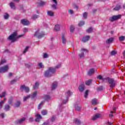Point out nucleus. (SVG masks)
Returning a JSON list of instances; mask_svg holds the SVG:
<instances>
[{
    "instance_id": "f257e3e1",
    "label": "nucleus",
    "mask_w": 125,
    "mask_h": 125,
    "mask_svg": "<svg viewBox=\"0 0 125 125\" xmlns=\"http://www.w3.org/2000/svg\"><path fill=\"white\" fill-rule=\"evenodd\" d=\"M24 36L23 35H21L19 36H17V32H14L12 34L8 37V40L10 41H12V42H16L17 39L19 38H21Z\"/></svg>"
},
{
    "instance_id": "f03ea898",
    "label": "nucleus",
    "mask_w": 125,
    "mask_h": 125,
    "mask_svg": "<svg viewBox=\"0 0 125 125\" xmlns=\"http://www.w3.org/2000/svg\"><path fill=\"white\" fill-rule=\"evenodd\" d=\"M55 68H52V67H50L48 69V70L46 71L44 75L45 77H51L56 72Z\"/></svg>"
},
{
    "instance_id": "7ed1b4c3",
    "label": "nucleus",
    "mask_w": 125,
    "mask_h": 125,
    "mask_svg": "<svg viewBox=\"0 0 125 125\" xmlns=\"http://www.w3.org/2000/svg\"><path fill=\"white\" fill-rule=\"evenodd\" d=\"M73 94V93L71 92L70 90H68L65 93V95L66 96V99L62 101V104H66V103L68 102V99L69 97L71 96Z\"/></svg>"
},
{
    "instance_id": "20e7f679",
    "label": "nucleus",
    "mask_w": 125,
    "mask_h": 125,
    "mask_svg": "<svg viewBox=\"0 0 125 125\" xmlns=\"http://www.w3.org/2000/svg\"><path fill=\"white\" fill-rule=\"evenodd\" d=\"M107 80H108V83L109 84L110 88H114L116 85V82H115V80L113 79H109V78H108Z\"/></svg>"
},
{
    "instance_id": "39448f33",
    "label": "nucleus",
    "mask_w": 125,
    "mask_h": 125,
    "mask_svg": "<svg viewBox=\"0 0 125 125\" xmlns=\"http://www.w3.org/2000/svg\"><path fill=\"white\" fill-rule=\"evenodd\" d=\"M122 17V15H119L117 16H113L112 17L109 18V20L111 22H114V21H116V20H119V19H121Z\"/></svg>"
},
{
    "instance_id": "423d86ee",
    "label": "nucleus",
    "mask_w": 125,
    "mask_h": 125,
    "mask_svg": "<svg viewBox=\"0 0 125 125\" xmlns=\"http://www.w3.org/2000/svg\"><path fill=\"white\" fill-rule=\"evenodd\" d=\"M8 69H9L8 65L1 67H0V73H5L8 71Z\"/></svg>"
},
{
    "instance_id": "0eeeda50",
    "label": "nucleus",
    "mask_w": 125,
    "mask_h": 125,
    "mask_svg": "<svg viewBox=\"0 0 125 125\" xmlns=\"http://www.w3.org/2000/svg\"><path fill=\"white\" fill-rule=\"evenodd\" d=\"M21 90L23 91V90H25V92H29L30 91V89L28 87H25L24 85H22L20 87Z\"/></svg>"
},
{
    "instance_id": "6e6552de",
    "label": "nucleus",
    "mask_w": 125,
    "mask_h": 125,
    "mask_svg": "<svg viewBox=\"0 0 125 125\" xmlns=\"http://www.w3.org/2000/svg\"><path fill=\"white\" fill-rule=\"evenodd\" d=\"M21 23L22 25H24L25 26H27L29 25L30 21L26 19H22L21 20Z\"/></svg>"
},
{
    "instance_id": "1a4fd4ad",
    "label": "nucleus",
    "mask_w": 125,
    "mask_h": 125,
    "mask_svg": "<svg viewBox=\"0 0 125 125\" xmlns=\"http://www.w3.org/2000/svg\"><path fill=\"white\" fill-rule=\"evenodd\" d=\"M34 35L37 36L38 39H41V38H42V37H44V33H43V32H42V34L39 33V30H38L36 32H35Z\"/></svg>"
},
{
    "instance_id": "9d476101",
    "label": "nucleus",
    "mask_w": 125,
    "mask_h": 125,
    "mask_svg": "<svg viewBox=\"0 0 125 125\" xmlns=\"http://www.w3.org/2000/svg\"><path fill=\"white\" fill-rule=\"evenodd\" d=\"M82 51L83 52L82 53L79 54V57L80 58H83L84 57V53H86V52H88V51L85 49H82Z\"/></svg>"
},
{
    "instance_id": "9b49d317",
    "label": "nucleus",
    "mask_w": 125,
    "mask_h": 125,
    "mask_svg": "<svg viewBox=\"0 0 125 125\" xmlns=\"http://www.w3.org/2000/svg\"><path fill=\"white\" fill-rule=\"evenodd\" d=\"M99 118H101V115L100 114H96L92 117V121H96V120L99 119Z\"/></svg>"
},
{
    "instance_id": "f8f14e48",
    "label": "nucleus",
    "mask_w": 125,
    "mask_h": 125,
    "mask_svg": "<svg viewBox=\"0 0 125 125\" xmlns=\"http://www.w3.org/2000/svg\"><path fill=\"white\" fill-rule=\"evenodd\" d=\"M35 117H36V119H35V121L36 122H40V120L42 119V116L40 115V114H37L35 115Z\"/></svg>"
},
{
    "instance_id": "ddd939ff",
    "label": "nucleus",
    "mask_w": 125,
    "mask_h": 125,
    "mask_svg": "<svg viewBox=\"0 0 125 125\" xmlns=\"http://www.w3.org/2000/svg\"><path fill=\"white\" fill-rule=\"evenodd\" d=\"M79 91H81V92H83V90H84V84H81L79 87Z\"/></svg>"
},
{
    "instance_id": "4468645a",
    "label": "nucleus",
    "mask_w": 125,
    "mask_h": 125,
    "mask_svg": "<svg viewBox=\"0 0 125 125\" xmlns=\"http://www.w3.org/2000/svg\"><path fill=\"white\" fill-rule=\"evenodd\" d=\"M37 3L39 6H43V5H45V4L46 3V2H43L42 0H39L37 2Z\"/></svg>"
},
{
    "instance_id": "2eb2a0df",
    "label": "nucleus",
    "mask_w": 125,
    "mask_h": 125,
    "mask_svg": "<svg viewBox=\"0 0 125 125\" xmlns=\"http://www.w3.org/2000/svg\"><path fill=\"white\" fill-rule=\"evenodd\" d=\"M89 39H90L89 36H86L83 38L82 42H88Z\"/></svg>"
},
{
    "instance_id": "dca6fc26",
    "label": "nucleus",
    "mask_w": 125,
    "mask_h": 125,
    "mask_svg": "<svg viewBox=\"0 0 125 125\" xmlns=\"http://www.w3.org/2000/svg\"><path fill=\"white\" fill-rule=\"evenodd\" d=\"M94 72H95L94 68H91L88 72V76H91V75H93V74H94Z\"/></svg>"
},
{
    "instance_id": "f3484780",
    "label": "nucleus",
    "mask_w": 125,
    "mask_h": 125,
    "mask_svg": "<svg viewBox=\"0 0 125 125\" xmlns=\"http://www.w3.org/2000/svg\"><path fill=\"white\" fill-rule=\"evenodd\" d=\"M60 28H61L60 25L56 24V25H55L54 30L56 31V32H58V31H60Z\"/></svg>"
},
{
    "instance_id": "a211bd4d",
    "label": "nucleus",
    "mask_w": 125,
    "mask_h": 125,
    "mask_svg": "<svg viewBox=\"0 0 125 125\" xmlns=\"http://www.w3.org/2000/svg\"><path fill=\"white\" fill-rule=\"evenodd\" d=\"M58 84V83H57V82H54L52 85V90H53V89H55V88L57 87Z\"/></svg>"
},
{
    "instance_id": "6ab92c4d",
    "label": "nucleus",
    "mask_w": 125,
    "mask_h": 125,
    "mask_svg": "<svg viewBox=\"0 0 125 125\" xmlns=\"http://www.w3.org/2000/svg\"><path fill=\"white\" fill-rule=\"evenodd\" d=\"M114 41V38H110L109 39H108L106 41V43L107 44H110V43H112L113 42V41Z\"/></svg>"
},
{
    "instance_id": "aec40b11",
    "label": "nucleus",
    "mask_w": 125,
    "mask_h": 125,
    "mask_svg": "<svg viewBox=\"0 0 125 125\" xmlns=\"http://www.w3.org/2000/svg\"><path fill=\"white\" fill-rule=\"evenodd\" d=\"M52 1L54 2L55 4H53L52 7L54 8V9H56V8H57L56 7V5H57V1L56 0H52Z\"/></svg>"
},
{
    "instance_id": "412c9836",
    "label": "nucleus",
    "mask_w": 125,
    "mask_h": 125,
    "mask_svg": "<svg viewBox=\"0 0 125 125\" xmlns=\"http://www.w3.org/2000/svg\"><path fill=\"white\" fill-rule=\"evenodd\" d=\"M91 83H92V80L90 79L89 80L85 81V84H86V85H90V84H91Z\"/></svg>"
},
{
    "instance_id": "4be33fe9",
    "label": "nucleus",
    "mask_w": 125,
    "mask_h": 125,
    "mask_svg": "<svg viewBox=\"0 0 125 125\" xmlns=\"http://www.w3.org/2000/svg\"><path fill=\"white\" fill-rule=\"evenodd\" d=\"M97 79H99V80H101L102 81H103V82H104V81H105L108 79V77H107L106 78H103L102 76L99 75L97 77Z\"/></svg>"
},
{
    "instance_id": "5701e85b",
    "label": "nucleus",
    "mask_w": 125,
    "mask_h": 125,
    "mask_svg": "<svg viewBox=\"0 0 125 125\" xmlns=\"http://www.w3.org/2000/svg\"><path fill=\"white\" fill-rule=\"evenodd\" d=\"M6 101V98H4L3 101H2L0 102V109L2 108V105L4 104V102Z\"/></svg>"
},
{
    "instance_id": "b1692460",
    "label": "nucleus",
    "mask_w": 125,
    "mask_h": 125,
    "mask_svg": "<svg viewBox=\"0 0 125 125\" xmlns=\"http://www.w3.org/2000/svg\"><path fill=\"white\" fill-rule=\"evenodd\" d=\"M25 118H23L19 120H18L17 121V124H22V123H23V122H24V121H25Z\"/></svg>"
},
{
    "instance_id": "393cba45",
    "label": "nucleus",
    "mask_w": 125,
    "mask_h": 125,
    "mask_svg": "<svg viewBox=\"0 0 125 125\" xmlns=\"http://www.w3.org/2000/svg\"><path fill=\"white\" fill-rule=\"evenodd\" d=\"M47 14L48 16H54V13L52 12V11H47Z\"/></svg>"
},
{
    "instance_id": "a878e982",
    "label": "nucleus",
    "mask_w": 125,
    "mask_h": 125,
    "mask_svg": "<svg viewBox=\"0 0 125 125\" xmlns=\"http://www.w3.org/2000/svg\"><path fill=\"white\" fill-rule=\"evenodd\" d=\"M110 113L111 114H109V117L112 118L113 116V114H114V113H116V107H113V111H111Z\"/></svg>"
},
{
    "instance_id": "bb28decb",
    "label": "nucleus",
    "mask_w": 125,
    "mask_h": 125,
    "mask_svg": "<svg viewBox=\"0 0 125 125\" xmlns=\"http://www.w3.org/2000/svg\"><path fill=\"white\" fill-rule=\"evenodd\" d=\"M62 43H66V42H67V40H66V38H65V37L64 36V35H62Z\"/></svg>"
},
{
    "instance_id": "cd10ccee",
    "label": "nucleus",
    "mask_w": 125,
    "mask_h": 125,
    "mask_svg": "<svg viewBox=\"0 0 125 125\" xmlns=\"http://www.w3.org/2000/svg\"><path fill=\"white\" fill-rule=\"evenodd\" d=\"M91 103L92 105H97V99H94L92 100Z\"/></svg>"
},
{
    "instance_id": "c85d7f7f",
    "label": "nucleus",
    "mask_w": 125,
    "mask_h": 125,
    "mask_svg": "<svg viewBox=\"0 0 125 125\" xmlns=\"http://www.w3.org/2000/svg\"><path fill=\"white\" fill-rule=\"evenodd\" d=\"M10 6L11 8H12V9H15V8H16L15 7V4L13 2H11L10 3Z\"/></svg>"
},
{
    "instance_id": "c756f323",
    "label": "nucleus",
    "mask_w": 125,
    "mask_h": 125,
    "mask_svg": "<svg viewBox=\"0 0 125 125\" xmlns=\"http://www.w3.org/2000/svg\"><path fill=\"white\" fill-rule=\"evenodd\" d=\"M10 108V106L8 104H6L4 107L5 111H9V109Z\"/></svg>"
},
{
    "instance_id": "7c9ffc66",
    "label": "nucleus",
    "mask_w": 125,
    "mask_h": 125,
    "mask_svg": "<svg viewBox=\"0 0 125 125\" xmlns=\"http://www.w3.org/2000/svg\"><path fill=\"white\" fill-rule=\"evenodd\" d=\"M29 95L31 98H35L37 96V91L34 92L32 94Z\"/></svg>"
},
{
    "instance_id": "2f4dec72",
    "label": "nucleus",
    "mask_w": 125,
    "mask_h": 125,
    "mask_svg": "<svg viewBox=\"0 0 125 125\" xmlns=\"http://www.w3.org/2000/svg\"><path fill=\"white\" fill-rule=\"evenodd\" d=\"M41 113H42V114L43 116H45V115L47 114V110H42Z\"/></svg>"
},
{
    "instance_id": "473e14b6",
    "label": "nucleus",
    "mask_w": 125,
    "mask_h": 125,
    "mask_svg": "<svg viewBox=\"0 0 125 125\" xmlns=\"http://www.w3.org/2000/svg\"><path fill=\"white\" fill-rule=\"evenodd\" d=\"M30 97H31V96L30 95L27 96L26 97H24L23 98V102L27 101V100H28V99H29V98H30Z\"/></svg>"
},
{
    "instance_id": "72a5a7b5",
    "label": "nucleus",
    "mask_w": 125,
    "mask_h": 125,
    "mask_svg": "<svg viewBox=\"0 0 125 125\" xmlns=\"http://www.w3.org/2000/svg\"><path fill=\"white\" fill-rule=\"evenodd\" d=\"M75 123L76 125H81V121L78 119H75Z\"/></svg>"
},
{
    "instance_id": "f704fd0d",
    "label": "nucleus",
    "mask_w": 125,
    "mask_h": 125,
    "mask_svg": "<svg viewBox=\"0 0 125 125\" xmlns=\"http://www.w3.org/2000/svg\"><path fill=\"white\" fill-rule=\"evenodd\" d=\"M39 87V83L38 82H36L34 85V86H33V88L34 89H37V88H38Z\"/></svg>"
},
{
    "instance_id": "c9c22d12",
    "label": "nucleus",
    "mask_w": 125,
    "mask_h": 125,
    "mask_svg": "<svg viewBox=\"0 0 125 125\" xmlns=\"http://www.w3.org/2000/svg\"><path fill=\"white\" fill-rule=\"evenodd\" d=\"M125 36H121L119 38V40L120 42H123V41H125Z\"/></svg>"
},
{
    "instance_id": "e433bc0d",
    "label": "nucleus",
    "mask_w": 125,
    "mask_h": 125,
    "mask_svg": "<svg viewBox=\"0 0 125 125\" xmlns=\"http://www.w3.org/2000/svg\"><path fill=\"white\" fill-rule=\"evenodd\" d=\"M75 30V26L74 25H71L70 27V31L73 33Z\"/></svg>"
},
{
    "instance_id": "4c0bfd02",
    "label": "nucleus",
    "mask_w": 125,
    "mask_h": 125,
    "mask_svg": "<svg viewBox=\"0 0 125 125\" xmlns=\"http://www.w3.org/2000/svg\"><path fill=\"white\" fill-rule=\"evenodd\" d=\"M43 104H44V101L42 102L38 106V109H42V105H43Z\"/></svg>"
},
{
    "instance_id": "58836bf2",
    "label": "nucleus",
    "mask_w": 125,
    "mask_h": 125,
    "mask_svg": "<svg viewBox=\"0 0 125 125\" xmlns=\"http://www.w3.org/2000/svg\"><path fill=\"white\" fill-rule=\"evenodd\" d=\"M39 17V16L37 15H34L32 17V19L33 20H36V19H38V18Z\"/></svg>"
},
{
    "instance_id": "ea45409f",
    "label": "nucleus",
    "mask_w": 125,
    "mask_h": 125,
    "mask_svg": "<svg viewBox=\"0 0 125 125\" xmlns=\"http://www.w3.org/2000/svg\"><path fill=\"white\" fill-rule=\"evenodd\" d=\"M120 9H121V6L119 5L116 6L113 9V10H120Z\"/></svg>"
},
{
    "instance_id": "a19ab883",
    "label": "nucleus",
    "mask_w": 125,
    "mask_h": 125,
    "mask_svg": "<svg viewBox=\"0 0 125 125\" xmlns=\"http://www.w3.org/2000/svg\"><path fill=\"white\" fill-rule=\"evenodd\" d=\"M75 109L76 111H81L82 110V107L77 105L75 106Z\"/></svg>"
},
{
    "instance_id": "79ce46f5",
    "label": "nucleus",
    "mask_w": 125,
    "mask_h": 125,
    "mask_svg": "<svg viewBox=\"0 0 125 125\" xmlns=\"http://www.w3.org/2000/svg\"><path fill=\"white\" fill-rule=\"evenodd\" d=\"M44 99H45V100H49V99H50V97L47 95H46L44 97Z\"/></svg>"
},
{
    "instance_id": "37998d69",
    "label": "nucleus",
    "mask_w": 125,
    "mask_h": 125,
    "mask_svg": "<svg viewBox=\"0 0 125 125\" xmlns=\"http://www.w3.org/2000/svg\"><path fill=\"white\" fill-rule=\"evenodd\" d=\"M97 90L98 91H100L101 90H103V86H100L99 87H98L97 88Z\"/></svg>"
},
{
    "instance_id": "c03bdc74",
    "label": "nucleus",
    "mask_w": 125,
    "mask_h": 125,
    "mask_svg": "<svg viewBox=\"0 0 125 125\" xmlns=\"http://www.w3.org/2000/svg\"><path fill=\"white\" fill-rule=\"evenodd\" d=\"M21 104V103L20 101H18L15 104V107H19Z\"/></svg>"
},
{
    "instance_id": "a18cd8bd",
    "label": "nucleus",
    "mask_w": 125,
    "mask_h": 125,
    "mask_svg": "<svg viewBox=\"0 0 125 125\" xmlns=\"http://www.w3.org/2000/svg\"><path fill=\"white\" fill-rule=\"evenodd\" d=\"M88 92H89L88 90H86V91L85 92V95H84L85 98H87V95H88Z\"/></svg>"
},
{
    "instance_id": "49530a36",
    "label": "nucleus",
    "mask_w": 125,
    "mask_h": 125,
    "mask_svg": "<svg viewBox=\"0 0 125 125\" xmlns=\"http://www.w3.org/2000/svg\"><path fill=\"white\" fill-rule=\"evenodd\" d=\"M5 95H6V93L5 92H3L2 93V94L0 95V97H1V98H2V97H4Z\"/></svg>"
},
{
    "instance_id": "de8ad7c7",
    "label": "nucleus",
    "mask_w": 125,
    "mask_h": 125,
    "mask_svg": "<svg viewBox=\"0 0 125 125\" xmlns=\"http://www.w3.org/2000/svg\"><path fill=\"white\" fill-rule=\"evenodd\" d=\"M86 32H87V33H91V32H92V28L90 27L89 29H87L86 30Z\"/></svg>"
},
{
    "instance_id": "09e8293b",
    "label": "nucleus",
    "mask_w": 125,
    "mask_h": 125,
    "mask_svg": "<svg viewBox=\"0 0 125 125\" xmlns=\"http://www.w3.org/2000/svg\"><path fill=\"white\" fill-rule=\"evenodd\" d=\"M8 17H9V15L7 13H5V15H4V19H8Z\"/></svg>"
},
{
    "instance_id": "8fccbe9b",
    "label": "nucleus",
    "mask_w": 125,
    "mask_h": 125,
    "mask_svg": "<svg viewBox=\"0 0 125 125\" xmlns=\"http://www.w3.org/2000/svg\"><path fill=\"white\" fill-rule=\"evenodd\" d=\"M78 25L80 27L83 26V25H84V21H80Z\"/></svg>"
},
{
    "instance_id": "3c124183",
    "label": "nucleus",
    "mask_w": 125,
    "mask_h": 125,
    "mask_svg": "<svg viewBox=\"0 0 125 125\" xmlns=\"http://www.w3.org/2000/svg\"><path fill=\"white\" fill-rule=\"evenodd\" d=\"M83 17L84 19H86V17H87V13L85 12L83 14Z\"/></svg>"
},
{
    "instance_id": "603ef678",
    "label": "nucleus",
    "mask_w": 125,
    "mask_h": 125,
    "mask_svg": "<svg viewBox=\"0 0 125 125\" xmlns=\"http://www.w3.org/2000/svg\"><path fill=\"white\" fill-rule=\"evenodd\" d=\"M29 46H27L25 49H24V51L23 52V54H25V53H26L27 51H28L29 49Z\"/></svg>"
},
{
    "instance_id": "864d4df0",
    "label": "nucleus",
    "mask_w": 125,
    "mask_h": 125,
    "mask_svg": "<svg viewBox=\"0 0 125 125\" xmlns=\"http://www.w3.org/2000/svg\"><path fill=\"white\" fill-rule=\"evenodd\" d=\"M111 54V55H115V54H117V52L116 51H112Z\"/></svg>"
},
{
    "instance_id": "5fc2aeb1",
    "label": "nucleus",
    "mask_w": 125,
    "mask_h": 125,
    "mask_svg": "<svg viewBox=\"0 0 125 125\" xmlns=\"http://www.w3.org/2000/svg\"><path fill=\"white\" fill-rule=\"evenodd\" d=\"M13 99V98L12 97L10 98V99L9 100V101H8L9 104H11V103H12Z\"/></svg>"
},
{
    "instance_id": "6e6d98bb",
    "label": "nucleus",
    "mask_w": 125,
    "mask_h": 125,
    "mask_svg": "<svg viewBox=\"0 0 125 125\" xmlns=\"http://www.w3.org/2000/svg\"><path fill=\"white\" fill-rule=\"evenodd\" d=\"M6 61L5 60H3L1 61V62H0V65H2L4 63H5Z\"/></svg>"
},
{
    "instance_id": "4d7b16f0",
    "label": "nucleus",
    "mask_w": 125,
    "mask_h": 125,
    "mask_svg": "<svg viewBox=\"0 0 125 125\" xmlns=\"http://www.w3.org/2000/svg\"><path fill=\"white\" fill-rule=\"evenodd\" d=\"M38 66L40 67V68H43V65H42V63H39L38 64Z\"/></svg>"
},
{
    "instance_id": "13d9d810",
    "label": "nucleus",
    "mask_w": 125,
    "mask_h": 125,
    "mask_svg": "<svg viewBox=\"0 0 125 125\" xmlns=\"http://www.w3.org/2000/svg\"><path fill=\"white\" fill-rule=\"evenodd\" d=\"M48 57V55L46 53H44L43 55V58H47Z\"/></svg>"
},
{
    "instance_id": "bf43d9fd",
    "label": "nucleus",
    "mask_w": 125,
    "mask_h": 125,
    "mask_svg": "<svg viewBox=\"0 0 125 125\" xmlns=\"http://www.w3.org/2000/svg\"><path fill=\"white\" fill-rule=\"evenodd\" d=\"M68 12L70 14H73L74 13V11H73V10H68Z\"/></svg>"
},
{
    "instance_id": "052dcab7",
    "label": "nucleus",
    "mask_w": 125,
    "mask_h": 125,
    "mask_svg": "<svg viewBox=\"0 0 125 125\" xmlns=\"http://www.w3.org/2000/svg\"><path fill=\"white\" fill-rule=\"evenodd\" d=\"M51 122H54V121H55V117L54 116H53L51 119Z\"/></svg>"
},
{
    "instance_id": "680f3d73",
    "label": "nucleus",
    "mask_w": 125,
    "mask_h": 125,
    "mask_svg": "<svg viewBox=\"0 0 125 125\" xmlns=\"http://www.w3.org/2000/svg\"><path fill=\"white\" fill-rule=\"evenodd\" d=\"M28 32V28H25L23 29V32L27 33Z\"/></svg>"
},
{
    "instance_id": "e2e57ef3",
    "label": "nucleus",
    "mask_w": 125,
    "mask_h": 125,
    "mask_svg": "<svg viewBox=\"0 0 125 125\" xmlns=\"http://www.w3.org/2000/svg\"><path fill=\"white\" fill-rule=\"evenodd\" d=\"M0 117L2 118H4V113H1L0 115Z\"/></svg>"
},
{
    "instance_id": "0e129e2a",
    "label": "nucleus",
    "mask_w": 125,
    "mask_h": 125,
    "mask_svg": "<svg viewBox=\"0 0 125 125\" xmlns=\"http://www.w3.org/2000/svg\"><path fill=\"white\" fill-rule=\"evenodd\" d=\"M16 80H14L11 82V83H12V84L13 83H16Z\"/></svg>"
},
{
    "instance_id": "69168bd1",
    "label": "nucleus",
    "mask_w": 125,
    "mask_h": 125,
    "mask_svg": "<svg viewBox=\"0 0 125 125\" xmlns=\"http://www.w3.org/2000/svg\"><path fill=\"white\" fill-rule=\"evenodd\" d=\"M60 67H61V64H59L58 65H57V66H56V68L57 69H58V68H60Z\"/></svg>"
},
{
    "instance_id": "338daca9",
    "label": "nucleus",
    "mask_w": 125,
    "mask_h": 125,
    "mask_svg": "<svg viewBox=\"0 0 125 125\" xmlns=\"http://www.w3.org/2000/svg\"><path fill=\"white\" fill-rule=\"evenodd\" d=\"M29 122H33V118L31 117L29 118Z\"/></svg>"
},
{
    "instance_id": "774afa93",
    "label": "nucleus",
    "mask_w": 125,
    "mask_h": 125,
    "mask_svg": "<svg viewBox=\"0 0 125 125\" xmlns=\"http://www.w3.org/2000/svg\"><path fill=\"white\" fill-rule=\"evenodd\" d=\"M42 125H48V123L45 122L44 124H42Z\"/></svg>"
}]
</instances>
